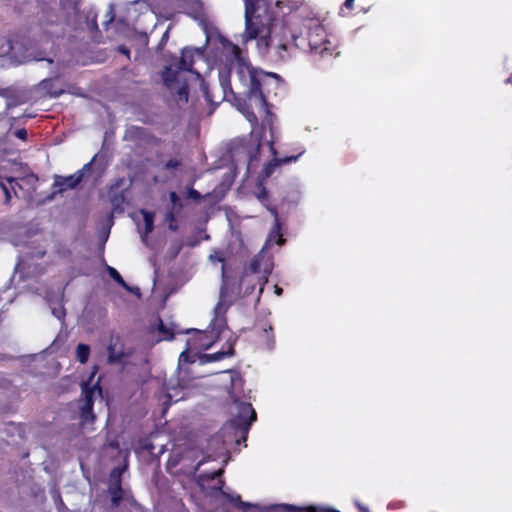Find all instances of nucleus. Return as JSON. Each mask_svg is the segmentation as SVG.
I'll return each instance as SVG.
<instances>
[{
  "instance_id": "72a5a7b5",
  "label": "nucleus",
  "mask_w": 512,
  "mask_h": 512,
  "mask_svg": "<svg viewBox=\"0 0 512 512\" xmlns=\"http://www.w3.org/2000/svg\"><path fill=\"white\" fill-rule=\"evenodd\" d=\"M107 17L108 19L105 20L102 24L105 27V29H108V25L114 20L115 13H114V7L113 5H110L109 10L107 11Z\"/></svg>"
},
{
  "instance_id": "7ed1b4c3",
  "label": "nucleus",
  "mask_w": 512,
  "mask_h": 512,
  "mask_svg": "<svg viewBox=\"0 0 512 512\" xmlns=\"http://www.w3.org/2000/svg\"><path fill=\"white\" fill-rule=\"evenodd\" d=\"M222 473L223 468H219L198 476L199 486L214 499L216 505L221 507L223 512H229V509L234 508L243 512H260L256 506L241 501L240 495L231 492L229 488L224 489V482L220 479Z\"/></svg>"
},
{
  "instance_id": "79ce46f5",
  "label": "nucleus",
  "mask_w": 512,
  "mask_h": 512,
  "mask_svg": "<svg viewBox=\"0 0 512 512\" xmlns=\"http://www.w3.org/2000/svg\"><path fill=\"white\" fill-rule=\"evenodd\" d=\"M355 0H346L344 6L348 9H352L354 6Z\"/></svg>"
},
{
  "instance_id": "0eeeda50",
  "label": "nucleus",
  "mask_w": 512,
  "mask_h": 512,
  "mask_svg": "<svg viewBox=\"0 0 512 512\" xmlns=\"http://www.w3.org/2000/svg\"><path fill=\"white\" fill-rule=\"evenodd\" d=\"M208 258L212 264L221 263L222 285L220 289V299L214 308V317L210 323L212 331L219 333L224 327L225 321L223 315L226 312L228 303L231 301L228 298H230L232 295H230L229 277L226 273V267L224 265L225 253L221 250H214Z\"/></svg>"
},
{
  "instance_id": "f03ea898",
  "label": "nucleus",
  "mask_w": 512,
  "mask_h": 512,
  "mask_svg": "<svg viewBox=\"0 0 512 512\" xmlns=\"http://www.w3.org/2000/svg\"><path fill=\"white\" fill-rule=\"evenodd\" d=\"M232 414L233 418L209 441L208 450H213L216 456L225 455L227 445L232 442L238 445L245 442L250 426L256 420V412L247 402L235 401Z\"/></svg>"
},
{
  "instance_id": "c9c22d12",
  "label": "nucleus",
  "mask_w": 512,
  "mask_h": 512,
  "mask_svg": "<svg viewBox=\"0 0 512 512\" xmlns=\"http://www.w3.org/2000/svg\"><path fill=\"white\" fill-rule=\"evenodd\" d=\"M198 337H199V343H196L195 340H188L187 344L189 346L198 345L200 348L208 349L210 347V344H206V343L201 342V338L204 337V333H199Z\"/></svg>"
},
{
  "instance_id": "a19ab883",
  "label": "nucleus",
  "mask_w": 512,
  "mask_h": 512,
  "mask_svg": "<svg viewBox=\"0 0 512 512\" xmlns=\"http://www.w3.org/2000/svg\"><path fill=\"white\" fill-rule=\"evenodd\" d=\"M210 458H212V454H208L207 456L203 457L202 460H200L196 466L194 467L195 472L199 469V467L204 463L207 462Z\"/></svg>"
},
{
  "instance_id": "de8ad7c7",
  "label": "nucleus",
  "mask_w": 512,
  "mask_h": 512,
  "mask_svg": "<svg viewBox=\"0 0 512 512\" xmlns=\"http://www.w3.org/2000/svg\"><path fill=\"white\" fill-rule=\"evenodd\" d=\"M275 293L277 295H281L282 294V288L278 287V286H275Z\"/></svg>"
},
{
  "instance_id": "423d86ee",
  "label": "nucleus",
  "mask_w": 512,
  "mask_h": 512,
  "mask_svg": "<svg viewBox=\"0 0 512 512\" xmlns=\"http://www.w3.org/2000/svg\"><path fill=\"white\" fill-rule=\"evenodd\" d=\"M272 272V262L266 258L264 248L251 260L248 268H246L241 277L239 287L234 291L230 290V294L237 296L241 293L244 286V295L253 293L256 284L259 285V295L263 291V286L268 281V276Z\"/></svg>"
},
{
  "instance_id": "f257e3e1",
  "label": "nucleus",
  "mask_w": 512,
  "mask_h": 512,
  "mask_svg": "<svg viewBox=\"0 0 512 512\" xmlns=\"http://www.w3.org/2000/svg\"><path fill=\"white\" fill-rule=\"evenodd\" d=\"M219 44L221 55L224 57V64L218 72L219 84L223 93L222 99H227L229 95H235L231 83V76L234 73L235 81H238L235 85L242 89L240 93L247 97L249 107L266 111V100L261 86L266 78L279 79V76L254 67L242 49L229 39L220 36Z\"/></svg>"
},
{
  "instance_id": "39448f33",
  "label": "nucleus",
  "mask_w": 512,
  "mask_h": 512,
  "mask_svg": "<svg viewBox=\"0 0 512 512\" xmlns=\"http://www.w3.org/2000/svg\"><path fill=\"white\" fill-rule=\"evenodd\" d=\"M201 49L184 48L181 52V58L178 63V70L166 68L163 72L164 84L175 94L178 103L188 102V88L186 84V73H193L199 77L198 72L193 71L194 58H202Z\"/></svg>"
},
{
  "instance_id": "c85d7f7f",
  "label": "nucleus",
  "mask_w": 512,
  "mask_h": 512,
  "mask_svg": "<svg viewBox=\"0 0 512 512\" xmlns=\"http://www.w3.org/2000/svg\"><path fill=\"white\" fill-rule=\"evenodd\" d=\"M165 389H166L167 397L170 400H173L174 398H176L175 401H178L179 399L182 398V396L177 398L178 397V393L176 392V389H175V387H174V385L172 383V380L169 381V383L166 385Z\"/></svg>"
},
{
  "instance_id": "37998d69",
  "label": "nucleus",
  "mask_w": 512,
  "mask_h": 512,
  "mask_svg": "<svg viewBox=\"0 0 512 512\" xmlns=\"http://www.w3.org/2000/svg\"><path fill=\"white\" fill-rule=\"evenodd\" d=\"M245 6H250L252 4H259L260 0H243Z\"/></svg>"
},
{
  "instance_id": "4468645a",
  "label": "nucleus",
  "mask_w": 512,
  "mask_h": 512,
  "mask_svg": "<svg viewBox=\"0 0 512 512\" xmlns=\"http://www.w3.org/2000/svg\"><path fill=\"white\" fill-rule=\"evenodd\" d=\"M108 362L119 363L124 357V351L120 344L119 338L112 339L108 346Z\"/></svg>"
},
{
  "instance_id": "e433bc0d",
  "label": "nucleus",
  "mask_w": 512,
  "mask_h": 512,
  "mask_svg": "<svg viewBox=\"0 0 512 512\" xmlns=\"http://www.w3.org/2000/svg\"><path fill=\"white\" fill-rule=\"evenodd\" d=\"M187 197L192 200L198 201L201 199V194L197 190L193 189L192 187H189L187 189Z\"/></svg>"
},
{
  "instance_id": "a878e982",
  "label": "nucleus",
  "mask_w": 512,
  "mask_h": 512,
  "mask_svg": "<svg viewBox=\"0 0 512 512\" xmlns=\"http://www.w3.org/2000/svg\"><path fill=\"white\" fill-rule=\"evenodd\" d=\"M197 354L191 353L187 350L183 351L179 356V365L183 363H194L196 360Z\"/></svg>"
},
{
  "instance_id": "b1692460",
  "label": "nucleus",
  "mask_w": 512,
  "mask_h": 512,
  "mask_svg": "<svg viewBox=\"0 0 512 512\" xmlns=\"http://www.w3.org/2000/svg\"><path fill=\"white\" fill-rule=\"evenodd\" d=\"M107 272L109 274V276L114 280L116 281L118 284H120L122 287H124L125 289H129V286L126 284V282L124 281V279L122 278V276L120 275V273L113 267L111 266H108L107 267Z\"/></svg>"
},
{
  "instance_id": "473e14b6",
  "label": "nucleus",
  "mask_w": 512,
  "mask_h": 512,
  "mask_svg": "<svg viewBox=\"0 0 512 512\" xmlns=\"http://www.w3.org/2000/svg\"><path fill=\"white\" fill-rule=\"evenodd\" d=\"M52 314L58 319L63 320L65 317V309L62 305H58L57 307L52 308Z\"/></svg>"
},
{
  "instance_id": "aec40b11",
  "label": "nucleus",
  "mask_w": 512,
  "mask_h": 512,
  "mask_svg": "<svg viewBox=\"0 0 512 512\" xmlns=\"http://www.w3.org/2000/svg\"><path fill=\"white\" fill-rule=\"evenodd\" d=\"M272 326L271 325H267L265 327H263V330H262V339L264 341V345L266 347V349L268 350H272L275 346V338H274V334L272 332Z\"/></svg>"
},
{
  "instance_id": "4c0bfd02",
  "label": "nucleus",
  "mask_w": 512,
  "mask_h": 512,
  "mask_svg": "<svg viewBox=\"0 0 512 512\" xmlns=\"http://www.w3.org/2000/svg\"><path fill=\"white\" fill-rule=\"evenodd\" d=\"M179 165H180V161L179 160H177V159H170L169 161L166 162L165 168L168 169V170L175 169Z\"/></svg>"
},
{
  "instance_id": "3c124183",
  "label": "nucleus",
  "mask_w": 512,
  "mask_h": 512,
  "mask_svg": "<svg viewBox=\"0 0 512 512\" xmlns=\"http://www.w3.org/2000/svg\"><path fill=\"white\" fill-rule=\"evenodd\" d=\"M138 1H139V0H131V1H129V4L134 5V4H136Z\"/></svg>"
},
{
  "instance_id": "7c9ffc66",
  "label": "nucleus",
  "mask_w": 512,
  "mask_h": 512,
  "mask_svg": "<svg viewBox=\"0 0 512 512\" xmlns=\"http://www.w3.org/2000/svg\"><path fill=\"white\" fill-rule=\"evenodd\" d=\"M192 12H187L188 15L192 16L194 19L199 18L202 15V6L198 1H194L192 3Z\"/></svg>"
},
{
  "instance_id": "8fccbe9b",
  "label": "nucleus",
  "mask_w": 512,
  "mask_h": 512,
  "mask_svg": "<svg viewBox=\"0 0 512 512\" xmlns=\"http://www.w3.org/2000/svg\"><path fill=\"white\" fill-rule=\"evenodd\" d=\"M134 507L137 510V512H140L142 510L141 507H139L136 503L134 504Z\"/></svg>"
},
{
  "instance_id": "dca6fc26",
  "label": "nucleus",
  "mask_w": 512,
  "mask_h": 512,
  "mask_svg": "<svg viewBox=\"0 0 512 512\" xmlns=\"http://www.w3.org/2000/svg\"><path fill=\"white\" fill-rule=\"evenodd\" d=\"M275 6L277 8V13L279 15L285 16L290 14L292 11H295L299 7V3L294 0H277L275 2Z\"/></svg>"
},
{
  "instance_id": "09e8293b",
  "label": "nucleus",
  "mask_w": 512,
  "mask_h": 512,
  "mask_svg": "<svg viewBox=\"0 0 512 512\" xmlns=\"http://www.w3.org/2000/svg\"><path fill=\"white\" fill-rule=\"evenodd\" d=\"M309 44L312 49L316 48V46H317V43H313L312 40H310Z\"/></svg>"
},
{
  "instance_id": "f3484780",
  "label": "nucleus",
  "mask_w": 512,
  "mask_h": 512,
  "mask_svg": "<svg viewBox=\"0 0 512 512\" xmlns=\"http://www.w3.org/2000/svg\"><path fill=\"white\" fill-rule=\"evenodd\" d=\"M109 494L111 496V502L114 506H118L123 496V490L121 488L119 479H112L109 485Z\"/></svg>"
},
{
  "instance_id": "1a4fd4ad",
  "label": "nucleus",
  "mask_w": 512,
  "mask_h": 512,
  "mask_svg": "<svg viewBox=\"0 0 512 512\" xmlns=\"http://www.w3.org/2000/svg\"><path fill=\"white\" fill-rule=\"evenodd\" d=\"M91 165V162L87 163L83 169L67 177L55 176L53 183V187L56 189L55 193H61L67 189L75 188L81 182L84 171L90 169Z\"/></svg>"
},
{
  "instance_id": "a18cd8bd",
  "label": "nucleus",
  "mask_w": 512,
  "mask_h": 512,
  "mask_svg": "<svg viewBox=\"0 0 512 512\" xmlns=\"http://www.w3.org/2000/svg\"><path fill=\"white\" fill-rule=\"evenodd\" d=\"M127 290H128V291H131V292H133V293H135V294H137V295H140V290H139V288H138V287H135V288H131V287H129V289H127Z\"/></svg>"
},
{
  "instance_id": "5701e85b",
  "label": "nucleus",
  "mask_w": 512,
  "mask_h": 512,
  "mask_svg": "<svg viewBox=\"0 0 512 512\" xmlns=\"http://www.w3.org/2000/svg\"><path fill=\"white\" fill-rule=\"evenodd\" d=\"M25 176V174H28V168L23 165L22 163H12L11 164V172L9 174H1L2 176H15V175H21Z\"/></svg>"
},
{
  "instance_id": "9b49d317",
  "label": "nucleus",
  "mask_w": 512,
  "mask_h": 512,
  "mask_svg": "<svg viewBox=\"0 0 512 512\" xmlns=\"http://www.w3.org/2000/svg\"><path fill=\"white\" fill-rule=\"evenodd\" d=\"M271 40L270 51L265 57H270L274 62H285L290 58V52L287 44L284 42H278L273 45Z\"/></svg>"
},
{
  "instance_id": "bb28decb",
  "label": "nucleus",
  "mask_w": 512,
  "mask_h": 512,
  "mask_svg": "<svg viewBox=\"0 0 512 512\" xmlns=\"http://www.w3.org/2000/svg\"><path fill=\"white\" fill-rule=\"evenodd\" d=\"M6 182L7 181H6L5 176L0 175V187H1L2 191L5 194V201H4V203L5 204H9V202L11 200V192H10Z\"/></svg>"
},
{
  "instance_id": "2eb2a0df",
  "label": "nucleus",
  "mask_w": 512,
  "mask_h": 512,
  "mask_svg": "<svg viewBox=\"0 0 512 512\" xmlns=\"http://www.w3.org/2000/svg\"><path fill=\"white\" fill-rule=\"evenodd\" d=\"M233 344H229V347L226 351H218L212 354H203L199 357L200 363H208L215 362L224 359L225 357L231 356L233 354Z\"/></svg>"
},
{
  "instance_id": "f8f14e48",
  "label": "nucleus",
  "mask_w": 512,
  "mask_h": 512,
  "mask_svg": "<svg viewBox=\"0 0 512 512\" xmlns=\"http://www.w3.org/2000/svg\"><path fill=\"white\" fill-rule=\"evenodd\" d=\"M259 149H260V145L259 144L255 145V146H253V145H249V146L241 145L240 147L232 150V158L235 161H238V158H237L238 155L240 153H245L247 155V169L249 170L250 167L252 166L254 160L257 157Z\"/></svg>"
},
{
  "instance_id": "58836bf2",
  "label": "nucleus",
  "mask_w": 512,
  "mask_h": 512,
  "mask_svg": "<svg viewBox=\"0 0 512 512\" xmlns=\"http://www.w3.org/2000/svg\"><path fill=\"white\" fill-rule=\"evenodd\" d=\"M15 136L21 140H26L27 138V131L25 129H18L15 132Z\"/></svg>"
},
{
  "instance_id": "412c9836",
  "label": "nucleus",
  "mask_w": 512,
  "mask_h": 512,
  "mask_svg": "<svg viewBox=\"0 0 512 512\" xmlns=\"http://www.w3.org/2000/svg\"><path fill=\"white\" fill-rule=\"evenodd\" d=\"M89 354H90V347L86 344H78L77 346V349H76V357H77V360L84 364L88 361V358H89Z\"/></svg>"
},
{
  "instance_id": "9d476101",
  "label": "nucleus",
  "mask_w": 512,
  "mask_h": 512,
  "mask_svg": "<svg viewBox=\"0 0 512 512\" xmlns=\"http://www.w3.org/2000/svg\"><path fill=\"white\" fill-rule=\"evenodd\" d=\"M7 183L11 185V189L14 192L16 197H20L18 190L23 189V185L27 186L31 190H35L36 182L38 181V177L32 173L28 172L25 176L15 175V176H5Z\"/></svg>"
},
{
  "instance_id": "c03bdc74",
  "label": "nucleus",
  "mask_w": 512,
  "mask_h": 512,
  "mask_svg": "<svg viewBox=\"0 0 512 512\" xmlns=\"http://www.w3.org/2000/svg\"><path fill=\"white\" fill-rule=\"evenodd\" d=\"M119 51H120L121 53L125 54V55H128V54H129L128 49H127L126 47H124V46H120V47H119Z\"/></svg>"
},
{
  "instance_id": "6e6552de",
  "label": "nucleus",
  "mask_w": 512,
  "mask_h": 512,
  "mask_svg": "<svg viewBox=\"0 0 512 512\" xmlns=\"http://www.w3.org/2000/svg\"><path fill=\"white\" fill-rule=\"evenodd\" d=\"M82 394L84 395V403L80 406L81 420L83 423L92 422L94 415L92 413L93 402L96 397L101 396V389L98 384L88 387L87 384L82 386Z\"/></svg>"
},
{
  "instance_id": "6ab92c4d",
  "label": "nucleus",
  "mask_w": 512,
  "mask_h": 512,
  "mask_svg": "<svg viewBox=\"0 0 512 512\" xmlns=\"http://www.w3.org/2000/svg\"><path fill=\"white\" fill-rule=\"evenodd\" d=\"M271 152L274 156H276V151L273 147V145L271 144ZM297 157H287V158H284V159H277L276 157H274L273 159V162L267 164L264 168V171H265V175L268 177L271 175V173L273 172V169L275 166L279 165L280 163H288V162H291V161H295Z\"/></svg>"
},
{
  "instance_id": "f704fd0d",
  "label": "nucleus",
  "mask_w": 512,
  "mask_h": 512,
  "mask_svg": "<svg viewBox=\"0 0 512 512\" xmlns=\"http://www.w3.org/2000/svg\"><path fill=\"white\" fill-rule=\"evenodd\" d=\"M177 213H178V212H176V211H173V210H169V209H167V213H166V220L170 223V224H169V227H170V229H172V230H174V229H175V227L173 226V223H174V222H175V220H176V216H175V215H176Z\"/></svg>"
},
{
  "instance_id": "603ef678",
  "label": "nucleus",
  "mask_w": 512,
  "mask_h": 512,
  "mask_svg": "<svg viewBox=\"0 0 512 512\" xmlns=\"http://www.w3.org/2000/svg\"><path fill=\"white\" fill-rule=\"evenodd\" d=\"M205 94H206V98H207V100H210V99H209V94H208V92H205Z\"/></svg>"
},
{
  "instance_id": "cd10ccee",
  "label": "nucleus",
  "mask_w": 512,
  "mask_h": 512,
  "mask_svg": "<svg viewBox=\"0 0 512 512\" xmlns=\"http://www.w3.org/2000/svg\"><path fill=\"white\" fill-rule=\"evenodd\" d=\"M282 508L287 511H293V512H317V507H315V506L308 507V508H301V507H296V506H292V505H282Z\"/></svg>"
},
{
  "instance_id": "4be33fe9",
  "label": "nucleus",
  "mask_w": 512,
  "mask_h": 512,
  "mask_svg": "<svg viewBox=\"0 0 512 512\" xmlns=\"http://www.w3.org/2000/svg\"><path fill=\"white\" fill-rule=\"evenodd\" d=\"M169 200L170 204L168 205L167 209L180 212V210L183 207V204L176 192L172 191L169 193Z\"/></svg>"
},
{
  "instance_id": "49530a36",
  "label": "nucleus",
  "mask_w": 512,
  "mask_h": 512,
  "mask_svg": "<svg viewBox=\"0 0 512 512\" xmlns=\"http://www.w3.org/2000/svg\"><path fill=\"white\" fill-rule=\"evenodd\" d=\"M322 512H339V511H336V510L331 509L329 507L322 506Z\"/></svg>"
},
{
  "instance_id": "20e7f679",
  "label": "nucleus",
  "mask_w": 512,
  "mask_h": 512,
  "mask_svg": "<svg viewBox=\"0 0 512 512\" xmlns=\"http://www.w3.org/2000/svg\"><path fill=\"white\" fill-rule=\"evenodd\" d=\"M258 4L245 6L244 20L245 29L236 39L246 45L251 41H256V49L261 57L266 56L270 51L272 24L269 18H263L256 14Z\"/></svg>"
},
{
  "instance_id": "c756f323",
  "label": "nucleus",
  "mask_w": 512,
  "mask_h": 512,
  "mask_svg": "<svg viewBox=\"0 0 512 512\" xmlns=\"http://www.w3.org/2000/svg\"><path fill=\"white\" fill-rule=\"evenodd\" d=\"M0 95L8 99L7 108L14 107L18 104V102L12 100V91L10 89H1Z\"/></svg>"
},
{
  "instance_id": "ddd939ff",
  "label": "nucleus",
  "mask_w": 512,
  "mask_h": 512,
  "mask_svg": "<svg viewBox=\"0 0 512 512\" xmlns=\"http://www.w3.org/2000/svg\"><path fill=\"white\" fill-rule=\"evenodd\" d=\"M271 214L274 216V226L269 233L268 239L266 241V245H271L272 243H275L278 246H281L284 244L285 239L281 235V225L280 221L277 216V212L275 208H268Z\"/></svg>"
},
{
  "instance_id": "ea45409f",
  "label": "nucleus",
  "mask_w": 512,
  "mask_h": 512,
  "mask_svg": "<svg viewBox=\"0 0 512 512\" xmlns=\"http://www.w3.org/2000/svg\"><path fill=\"white\" fill-rule=\"evenodd\" d=\"M267 196H268V193L266 191L265 188H262L258 194H257V198L261 201V202H264L266 199H267Z\"/></svg>"
},
{
  "instance_id": "393cba45",
  "label": "nucleus",
  "mask_w": 512,
  "mask_h": 512,
  "mask_svg": "<svg viewBox=\"0 0 512 512\" xmlns=\"http://www.w3.org/2000/svg\"><path fill=\"white\" fill-rule=\"evenodd\" d=\"M239 110L245 116V118L251 123V125L257 123V117L254 114V112L248 107V105L245 104L244 106H239Z\"/></svg>"
},
{
  "instance_id": "2f4dec72",
  "label": "nucleus",
  "mask_w": 512,
  "mask_h": 512,
  "mask_svg": "<svg viewBox=\"0 0 512 512\" xmlns=\"http://www.w3.org/2000/svg\"><path fill=\"white\" fill-rule=\"evenodd\" d=\"M194 452L192 450H189V451H186L184 453H181V452H178L177 450L174 451L173 455L175 457V461L176 462H181V461H184L186 459H190L191 458V455L193 454Z\"/></svg>"
},
{
  "instance_id": "864d4df0",
  "label": "nucleus",
  "mask_w": 512,
  "mask_h": 512,
  "mask_svg": "<svg viewBox=\"0 0 512 512\" xmlns=\"http://www.w3.org/2000/svg\"><path fill=\"white\" fill-rule=\"evenodd\" d=\"M160 330H161V331H164V329H163V324H161V325H160Z\"/></svg>"
},
{
  "instance_id": "a211bd4d",
  "label": "nucleus",
  "mask_w": 512,
  "mask_h": 512,
  "mask_svg": "<svg viewBox=\"0 0 512 512\" xmlns=\"http://www.w3.org/2000/svg\"><path fill=\"white\" fill-rule=\"evenodd\" d=\"M143 215L144 228L140 230L142 241H146L147 235L152 232L154 227V215L146 210L141 211ZM139 229H141L139 227Z\"/></svg>"
}]
</instances>
